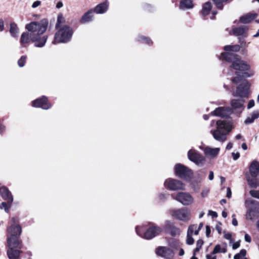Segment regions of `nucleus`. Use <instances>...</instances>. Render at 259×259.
<instances>
[{"label":"nucleus","instance_id":"1","mask_svg":"<svg viewBox=\"0 0 259 259\" xmlns=\"http://www.w3.org/2000/svg\"><path fill=\"white\" fill-rule=\"evenodd\" d=\"M48 22L44 19L39 22H32L25 26L30 32V40L35 47L42 48L45 46L48 39V35L44 34L48 28Z\"/></svg>","mask_w":259,"mask_h":259},{"label":"nucleus","instance_id":"2","mask_svg":"<svg viewBox=\"0 0 259 259\" xmlns=\"http://www.w3.org/2000/svg\"><path fill=\"white\" fill-rule=\"evenodd\" d=\"M232 129V123L231 121L219 120L216 122V129L211 130L210 133L215 140L224 143L226 141L227 135Z\"/></svg>","mask_w":259,"mask_h":259},{"label":"nucleus","instance_id":"3","mask_svg":"<svg viewBox=\"0 0 259 259\" xmlns=\"http://www.w3.org/2000/svg\"><path fill=\"white\" fill-rule=\"evenodd\" d=\"M220 59L231 62V67L236 70L245 71L249 70L250 68V66L242 61L239 56L233 53H223Z\"/></svg>","mask_w":259,"mask_h":259},{"label":"nucleus","instance_id":"4","mask_svg":"<svg viewBox=\"0 0 259 259\" xmlns=\"http://www.w3.org/2000/svg\"><path fill=\"white\" fill-rule=\"evenodd\" d=\"M137 234L142 238L151 239L159 234L162 229L159 227L152 226L146 229L145 226H138L136 228Z\"/></svg>","mask_w":259,"mask_h":259},{"label":"nucleus","instance_id":"5","mask_svg":"<svg viewBox=\"0 0 259 259\" xmlns=\"http://www.w3.org/2000/svg\"><path fill=\"white\" fill-rule=\"evenodd\" d=\"M73 34V31L71 27L64 25L61 27L55 34L54 39L52 43L54 45L58 43H66L69 41Z\"/></svg>","mask_w":259,"mask_h":259},{"label":"nucleus","instance_id":"6","mask_svg":"<svg viewBox=\"0 0 259 259\" xmlns=\"http://www.w3.org/2000/svg\"><path fill=\"white\" fill-rule=\"evenodd\" d=\"M170 213L175 218L184 222H188L190 220L191 212L185 207L174 209L170 211Z\"/></svg>","mask_w":259,"mask_h":259},{"label":"nucleus","instance_id":"7","mask_svg":"<svg viewBox=\"0 0 259 259\" xmlns=\"http://www.w3.org/2000/svg\"><path fill=\"white\" fill-rule=\"evenodd\" d=\"M164 187L171 191L184 190L185 185L181 181L168 178L165 180L164 183Z\"/></svg>","mask_w":259,"mask_h":259},{"label":"nucleus","instance_id":"8","mask_svg":"<svg viewBox=\"0 0 259 259\" xmlns=\"http://www.w3.org/2000/svg\"><path fill=\"white\" fill-rule=\"evenodd\" d=\"M174 169L176 176L181 179H186L192 175V170L181 164H177Z\"/></svg>","mask_w":259,"mask_h":259},{"label":"nucleus","instance_id":"9","mask_svg":"<svg viewBox=\"0 0 259 259\" xmlns=\"http://www.w3.org/2000/svg\"><path fill=\"white\" fill-rule=\"evenodd\" d=\"M172 197L184 205H190L194 202L193 197L188 192H180L175 196L172 195Z\"/></svg>","mask_w":259,"mask_h":259},{"label":"nucleus","instance_id":"10","mask_svg":"<svg viewBox=\"0 0 259 259\" xmlns=\"http://www.w3.org/2000/svg\"><path fill=\"white\" fill-rule=\"evenodd\" d=\"M250 83L246 81L240 84L236 89L235 92H233V96L242 98H248L249 94Z\"/></svg>","mask_w":259,"mask_h":259},{"label":"nucleus","instance_id":"11","mask_svg":"<svg viewBox=\"0 0 259 259\" xmlns=\"http://www.w3.org/2000/svg\"><path fill=\"white\" fill-rule=\"evenodd\" d=\"M188 156L190 161L200 166L203 165L205 160L204 156L200 155L193 149H191L188 151Z\"/></svg>","mask_w":259,"mask_h":259},{"label":"nucleus","instance_id":"12","mask_svg":"<svg viewBox=\"0 0 259 259\" xmlns=\"http://www.w3.org/2000/svg\"><path fill=\"white\" fill-rule=\"evenodd\" d=\"M7 237H17L19 238L21 233V227L16 224H13L7 228Z\"/></svg>","mask_w":259,"mask_h":259},{"label":"nucleus","instance_id":"13","mask_svg":"<svg viewBox=\"0 0 259 259\" xmlns=\"http://www.w3.org/2000/svg\"><path fill=\"white\" fill-rule=\"evenodd\" d=\"M244 100L242 99H233L230 104L231 111L237 114H240L244 110Z\"/></svg>","mask_w":259,"mask_h":259},{"label":"nucleus","instance_id":"14","mask_svg":"<svg viewBox=\"0 0 259 259\" xmlns=\"http://www.w3.org/2000/svg\"><path fill=\"white\" fill-rule=\"evenodd\" d=\"M48 99L45 96L36 99L32 102V106L34 107H40L43 109H48L51 107V104L47 102Z\"/></svg>","mask_w":259,"mask_h":259},{"label":"nucleus","instance_id":"15","mask_svg":"<svg viewBox=\"0 0 259 259\" xmlns=\"http://www.w3.org/2000/svg\"><path fill=\"white\" fill-rule=\"evenodd\" d=\"M156 252L158 255L166 258H171L174 256L173 250L164 246L158 247L156 250Z\"/></svg>","mask_w":259,"mask_h":259},{"label":"nucleus","instance_id":"16","mask_svg":"<svg viewBox=\"0 0 259 259\" xmlns=\"http://www.w3.org/2000/svg\"><path fill=\"white\" fill-rule=\"evenodd\" d=\"M232 113L231 109L227 107H220L216 108L211 112V115L221 117H225L229 116Z\"/></svg>","mask_w":259,"mask_h":259},{"label":"nucleus","instance_id":"17","mask_svg":"<svg viewBox=\"0 0 259 259\" xmlns=\"http://www.w3.org/2000/svg\"><path fill=\"white\" fill-rule=\"evenodd\" d=\"M200 148L203 150L206 156L210 158L217 157L220 152V148H211L209 146H206Z\"/></svg>","mask_w":259,"mask_h":259},{"label":"nucleus","instance_id":"18","mask_svg":"<svg viewBox=\"0 0 259 259\" xmlns=\"http://www.w3.org/2000/svg\"><path fill=\"white\" fill-rule=\"evenodd\" d=\"M21 240L19 238L17 237H7V247L8 248H21Z\"/></svg>","mask_w":259,"mask_h":259},{"label":"nucleus","instance_id":"19","mask_svg":"<svg viewBox=\"0 0 259 259\" xmlns=\"http://www.w3.org/2000/svg\"><path fill=\"white\" fill-rule=\"evenodd\" d=\"M0 194L4 199L8 201L9 206H11L13 201V198L9 189L4 186L1 187Z\"/></svg>","mask_w":259,"mask_h":259},{"label":"nucleus","instance_id":"20","mask_svg":"<svg viewBox=\"0 0 259 259\" xmlns=\"http://www.w3.org/2000/svg\"><path fill=\"white\" fill-rule=\"evenodd\" d=\"M249 174L252 178H256L259 174V162L256 160L253 161L249 167Z\"/></svg>","mask_w":259,"mask_h":259},{"label":"nucleus","instance_id":"21","mask_svg":"<svg viewBox=\"0 0 259 259\" xmlns=\"http://www.w3.org/2000/svg\"><path fill=\"white\" fill-rule=\"evenodd\" d=\"M20 249L19 248H8L7 254L8 258L9 259H19V256L21 253Z\"/></svg>","mask_w":259,"mask_h":259},{"label":"nucleus","instance_id":"22","mask_svg":"<svg viewBox=\"0 0 259 259\" xmlns=\"http://www.w3.org/2000/svg\"><path fill=\"white\" fill-rule=\"evenodd\" d=\"M248 28L246 26H243L239 27H236L232 29L234 35L236 36H243L246 37Z\"/></svg>","mask_w":259,"mask_h":259},{"label":"nucleus","instance_id":"23","mask_svg":"<svg viewBox=\"0 0 259 259\" xmlns=\"http://www.w3.org/2000/svg\"><path fill=\"white\" fill-rule=\"evenodd\" d=\"M109 7L108 2H104L98 5L94 9V12L96 14H104L106 13Z\"/></svg>","mask_w":259,"mask_h":259},{"label":"nucleus","instance_id":"24","mask_svg":"<svg viewBox=\"0 0 259 259\" xmlns=\"http://www.w3.org/2000/svg\"><path fill=\"white\" fill-rule=\"evenodd\" d=\"M94 16L93 11L92 10L86 12L80 19L81 24H84L91 21Z\"/></svg>","mask_w":259,"mask_h":259},{"label":"nucleus","instance_id":"25","mask_svg":"<svg viewBox=\"0 0 259 259\" xmlns=\"http://www.w3.org/2000/svg\"><path fill=\"white\" fill-rule=\"evenodd\" d=\"M246 178L248 185L252 188H256L258 186V183L256 178H252L248 174H246Z\"/></svg>","mask_w":259,"mask_h":259},{"label":"nucleus","instance_id":"26","mask_svg":"<svg viewBox=\"0 0 259 259\" xmlns=\"http://www.w3.org/2000/svg\"><path fill=\"white\" fill-rule=\"evenodd\" d=\"M256 14H248L240 17V21L243 23H248L256 17Z\"/></svg>","mask_w":259,"mask_h":259},{"label":"nucleus","instance_id":"27","mask_svg":"<svg viewBox=\"0 0 259 259\" xmlns=\"http://www.w3.org/2000/svg\"><path fill=\"white\" fill-rule=\"evenodd\" d=\"M192 0H182L180 4V8L182 10L189 9L193 8Z\"/></svg>","mask_w":259,"mask_h":259},{"label":"nucleus","instance_id":"28","mask_svg":"<svg viewBox=\"0 0 259 259\" xmlns=\"http://www.w3.org/2000/svg\"><path fill=\"white\" fill-rule=\"evenodd\" d=\"M19 28L17 24L15 23L10 24V33L13 37H17L19 35Z\"/></svg>","mask_w":259,"mask_h":259},{"label":"nucleus","instance_id":"29","mask_svg":"<svg viewBox=\"0 0 259 259\" xmlns=\"http://www.w3.org/2000/svg\"><path fill=\"white\" fill-rule=\"evenodd\" d=\"M211 9V3L209 2L205 3L202 7V10L201 11L202 15L204 17H206L209 13V12H210Z\"/></svg>","mask_w":259,"mask_h":259},{"label":"nucleus","instance_id":"30","mask_svg":"<svg viewBox=\"0 0 259 259\" xmlns=\"http://www.w3.org/2000/svg\"><path fill=\"white\" fill-rule=\"evenodd\" d=\"M258 215L257 211H256V210L251 207L248 210L246 217L247 219L252 220L255 218L258 217Z\"/></svg>","mask_w":259,"mask_h":259},{"label":"nucleus","instance_id":"31","mask_svg":"<svg viewBox=\"0 0 259 259\" xmlns=\"http://www.w3.org/2000/svg\"><path fill=\"white\" fill-rule=\"evenodd\" d=\"M30 40V32L23 33L21 36L20 43L22 45L27 44Z\"/></svg>","mask_w":259,"mask_h":259},{"label":"nucleus","instance_id":"32","mask_svg":"<svg viewBox=\"0 0 259 259\" xmlns=\"http://www.w3.org/2000/svg\"><path fill=\"white\" fill-rule=\"evenodd\" d=\"M240 49V46L238 45H228L224 47V50L226 52H238Z\"/></svg>","mask_w":259,"mask_h":259},{"label":"nucleus","instance_id":"33","mask_svg":"<svg viewBox=\"0 0 259 259\" xmlns=\"http://www.w3.org/2000/svg\"><path fill=\"white\" fill-rule=\"evenodd\" d=\"M169 246L175 249H178L181 245V243L177 240L172 239L169 242Z\"/></svg>","mask_w":259,"mask_h":259},{"label":"nucleus","instance_id":"34","mask_svg":"<svg viewBox=\"0 0 259 259\" xmlns=\"http://www.w3.org/2000/svg\"><path fill=\"white\" fill-rule=\"evenodd\" d=\"M227 250L225 247L222 248L220 245H217L213 250V254H216L218 253H225Z\"/></svg>","mask_w":259,"mask_h":259},{"label":"nucleus","instance_id":"35","mask_svg":"<svg viewBox=\"0 0 259 259\" xmlns=\"http://www.w3.org/2000/svg\"><path fill=\"white\" fill-rule=\"evenodd\" d=\"M194 240L192 238V235H191L190 229L187 231L186 243L188 245H192L194 243Z\"/></svg>","mask_w":259,"mask_h":259},{"label":"nucleus","instance_id":"36","mask_svg":"<svg viewBox=\"0 0 259 259\" xmlns=\"http://www.w3.org/2000/svg\"><path fill=\"white\" fill-rule=\"evenodd\" d=\"M246 253L245 249H241L239 253L235 254L234 256V259H241L243 257L245 256Z\"/></svg>","mask_w":259,"mask_h":259},{"label":"nucleus","instance_id":"37","mask_svg":"<svg viewBox=\"0 0 259 259\" xmlns=\"http://www.w3.org/2000/svg\"><path fill=\"white\" fill-rule=\"evenodd\" d=\"M26 60V57L22 56L18 61V64L20 67H22L24 66Z\"/></svg>","mask_w":259,"mask_h":259},{"label":"nucleus","instance_id":"38","mask_svg":"<svg viewBox=\"0 0 259 259\" xmlns=\"http://www.w3.org/2000/svg\"><path fill=\"white\" fill-rule=\"evenodd\" d=\"M228 0H213L214 3L216 5V7L220 9H223V2H226Z\"/></svg>","mask_w":259,"mask_h":259},{"label":"nucleus","instance_id":"39","mask_svg":"<svg viewBox=\"0 0 259 259\" xmlns=\"http://www.w3.org/2000/svg\"><path fill=\"white\" fill-rule=\"evenodd\" d=\"M203 244V241L201 239H199L197 240L196 243V247L194 249V252H198L201 249L202 245Z\"/></svg>","mask_w":259,"mask_h":259},{"label":"nucleus","instance_id":"40","mask_svg":"<svg viewBox=\"0 0 259 259\" xmlns=\"http://www.w3.org/2000/svg\"><path fill=\"white\" fill-rule=\"evenodd\" d=\"M181 231L180 229L176 228V227H173L170 231V234L172 236H175L178 235L180 234Z\"/></svg>","mask_w":259,"mask_h":259},{"label":"nucleus","instance_id":"41","mask_svg":"<svg viewBox=\"0 0 259 259\" xmlns=\"http://www.w3.org/2000/svg\"><path fill=\"white\" fill-rule=\"evenodd\" d=\"M11 206H9L8 202H2L0 204V208L3 209V208L5 209V210L6 212H8L9 209Z\"/></svg>","mask_w":259,"mask_h":259},{"label":"nucleus","instance_id":"42","mask_svg":"<svg viewBox=\"0 0 259 259\" xmlns=\"http://www.w3.org/2000/svg\"><path fill=\"white\" fill-rule=\"evenodd\" d=\"M251 203L252 204V208L257 211V213L259 214V202L251 200Z\"/></svg>","mask_w":259,"mask_h":259},{"label":"nucleus","instance_id":"43","mask_svg":"<svg viewBox=\"0 0 259 259\" xmlns=\"http://www.w3.org/2000/svg\"><path fill=\"white\" fill-rule=\"evenodd\" d=\"M64 21V18L62 15H59L57 18V22L56 25V27L58 28L60 27V24Z\"/></svg>","mask_w":259,"mask_h":259},{"label":"nucleus","instance_id":"44","mask_svg":"<svg viewBox=\"0 0 259 259\" xmlns=\"http://www.w3.org/2000/svg\"><path fill=\"white\" fill-rule=\"evenodd\" d=\"M248 72H246L243 73L244 76L246 78L251 77L253 76L254 74V72L253 70H251L250 69L248 70Z\"/></svg>","mask_w":259,"mask_h":259},{"label":"nucleus","instance_id":"45","mask_svg":"<svg viewBox=\"0 0 259 259\" xmlns=\"http://www.w3.org/2000/svg\"><path fill=\"white\" fill-rule=\"evenodd\" d=\"M190 229L191 235H192L193 234H194V232L196 230H197V225L193 224L189 226L187 231H189Z\"/></svg>","mask_w":259,"mask_h":259},{"label":"nucleus","instance_id":"46","mask_svg":"<svg viewBox=\"0 0 259 259\" xmlns=\"http://www.w3.org/2000/svg\"><path fill=\"white\" fill-rule=\"evenodd\" d=\"M249 193L252 197L259 199V191L251 190Z\"/></svg>","mask_w":259,"mask_h":259},{"label":"nucleus","instance_id":"47","mask_svg":"<svg viewBox=\"0 0 259 259\" xmlns=\"http://www.w3.org/2000/svg\"><path fill=\"white\" fill-rule=\"evenodd\" d=\"M251 116L253 119L255 120L259 117V111H255L251 114Z\"/></svg>","mask_w":259,"mask_h":259},{"label":"nucleus","instance_id":"48","mask_svg":"<svg viewBox=\"0 0 259 259\" xmlns=\"http://www.w3.org/2000/svg\"><path fill=\"white\" fill-rule=\"evenodd\" d=\"M209 192V189L208 188H205L202 190L201 195L202 197H205L207 196Z\"/></svg>","mask_w":259,"mask_h":259},{"label":"nucleus","instance_id":"49","mask_svg":"<svg viewBox=\"0 0 259 259\" xmlns=\"http://www.w3.org/2000/svg\"><path fill=\"white\" fill-rule=\"evenodd\" d=\"M254 121V120L253 119V118L251 117V116L250 115V116L247 117L246 118V119L244 121V122L245 124H248L252 123V122H253Z\"/></svg>","mask_w":259,"mask_h":259},{"label":"nucleus","instance_id":"50","mask_svg":"<svg viewBox=\"0 0 259 259\" xmlns=\"http://www.w3.org/2000/svg\"><path fill=\"white\" fill-rule=\"evenodd\" d=\"M203 226V224L202 223H200L199 224V226L198 227H197V230H196L194 232V235H198L199 232L200 230L201 229V228H202Z\"/></svg>","mask_w":259,"mask_h":259},{"label":"nucleus","instance_id":"51","mask_svg":"<svg viewBox=\"0 0 259 259\" xmlns=\"http://www.w3.org/2000/svg\"><path fill=\"white\" fill-rule=\"evenodd\" d=\"M208 214L211 216L212 218H215L218 217V214L215 211L212 210H209Z\"/></svg>","mask_w":259,"mask_h":259},{"label":"nucleus","instance_id":"52","mask_svg":"<svg viewBox=\"0 0 259 259\" xmlns=\"http://www.w3.org/2000/svg\"><path fill=\"white\" fill-rule=\"evenodd\" d=\"M41 4V1H36L34 2L32 5V8H36L39 6Z\"/></svg>","mask_w":259,"mask_h":259},{"label":"nucleus","instance_id":"53","mask_svg":"<svg viewBox=\"0 0 259 259\" xmlns=\"http://www.w3.org/2000/svg\"><path fill=\"white\" fill-rule=\"evenodd\" d=\"M142 39H143L144 42H145L148 45H151L152 44L151 40L148 38L142 37Z\"/></svg>","mask_w":259,"mask_h":259},{"label":"nucleus","instance_id":"54","mask_svg":"<svg viewBox=\"0 0 259 259\" xmlns=\"http://www.w3.org/2000/svg\"><path fill=\"white\" fill-rule=\"evenodd\" d=\"M254 106V101L253 100H251L249 101L247 105V108L250 109Z\"/></svg>","mask_w":259,"mask_h":259},{"label":"nucleus","instance_id":"55","mask_svg":"<svg viewBox=\"0 0 259 259\" xmlns=\"http://www.w3.org/2000/svg\"><path fill=\"white\" fill-rule=\"evenodd\" d=\"M232 154L233 159L235 160H236L237 159H238L240 157V154L238 152H237V153L233 152L232 153Z\"/></svg>","mask_w":259,"mask_h":259},{"label":"nucleus","instance_id":"56","mask_svg":"<svg viewBox=\"0 0 259 259\" xmlns=\"http://www.w3.org/2000/svg\"><path fill=\"white\" fill-rule=\"evenodd\" d=\"M224 238L227 240H230L231 241L232 234L230 233L224 232Z\"/></svg>","mask_w":259,"mask_h":259},{"label":"nucleus","instance_id":"57","mask_svg":"<svg viewBox=\"0 0 259 259\" xmlns=\"http://www.w3.org/2000/svg\"><path fill=\"white\" fill-rule=\"evenodd\" d=\"M232 225L234 226H237L238 225V222L235 218V215L234 214L232 215Z\"/></svg>","mask_w":259,"mask_h":259},{"label":"nucleus","instance_id":"58","mask_svg":"<svg viewBox=\"0 0 259 259\" xmlns=\"http://www.w3.org/2000/svg\"><path fill=\"white\" fill-rule=\"evenodd\" d=\"M244 239L247 242H250L251 240V237L248 234H245L244 236Z\"/></svg>","mask_w":259,"mask_h":259},{"label":"nucleus","instance_id":"59","mask_svg":"<svg viewBox=\"0 0 259 259\" xmlns=\"http://www.w3.org/2000/svg\"><path fill=\"white\" fill-rule=\"evenodd\" d=\"M232 195L231 190L230 187H228L227 189V195L226 196L228 198H230Z\"/></svg>","mask_w":259,"mask_h":259},{"label":"nucleus","instance_id":"60","mask_svg":"<svg viewBox=\"0 0 259 259\" xmlns=\"http://www.w3.org/2000/svg\"><path fill=\"white\" fill-rule=\"evenodd\" d=\"M211 232V229L209 226H206V236L208 237Z\"/></svg>","mask_w":259,"mask_h":259},{"label":"nucleus","instance_id":"61","mask_svg":"<svg viewBox=\"0 0 259 259\" xmlns=\"http://www.w3.org/2000/svg\"><path fill=\"white\" fill-rule=\"evenodd\" d=\"M239 246H240V242L237 241V242H236L234 243H233V244L232 245V248L233 249H236L238 248V247H239Z\"/></svg>","mask_w":259,"mask_h":259},{"label":"nucleus","instance_id":"62","mask_svg":"<svg viewBox=\"0 0 259 259\" xmlns=\"http://www.w3.org/2000/svg\"><path fill=\"white\" fill-rule=\"evenodd\" d=\"M4 29V22L2 19H0V32H2Z\"/></svg>","mask_w":259,"mask_h":259},{"label":"nucleus","instance_id":"63","mask_svg":"<svg viewBox=\"0 0 259 259\" xmlns=\"http://www.w3.org/2000/svg\"><path fill=\"white\" fill-rule=\"evenodd\" d=\"M239 42L242 46V47H245L246 42L244 39L241 38L240 37H239Z\"/></svg>","mask_w":259,"mask_h":259},{"label":"nucleus","instance_id":"64","mask_svg":"<svg viewBox=\"0 0 259 259\" xmlns=\"http://www.w3.org/2000/svg\"><path fill=\"white\" fill-rule=\"evenodd\" d=\"M214 175L212 171H210L209 173V180L211 181L213 179Z\"/></svg>","mask_w":259,"mask_h":259}]
</instances>
